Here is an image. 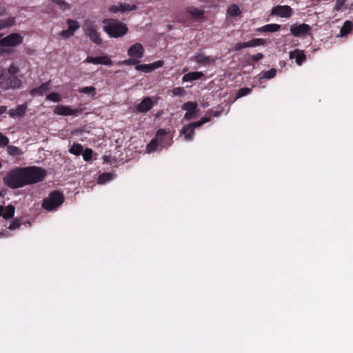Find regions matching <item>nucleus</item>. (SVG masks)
Masks as SVG:
<instances>
[{"mask_svg": "<svg viewBox=\"0 0 353 353\" xmlns=\"http://www.w3.org/2000/svg\"><path fill=\"white\" fill-rule=\"evenodd\" d=\"M263 57H264L263 54L262 53L259 52V53L252 55V59L254 61H258L262 59L263 58Z\"/></svg>", "mask_w": 353, "mask_h": 353, "instance_id": "nucleus-52", "label": "nucleus"}, {"mask_svg": "<svg viewBox=\"0 0 353 353\" xmlns=\"http://www.w3.org/2000/svg\"><path fill=\"white\" fill-rule=\"evenodd\" d=\"M311 29L306 23L293 24L290 27V32L296 37H304L310 34Z\"/></svg>", "mask_w": 353, "mask_h": 353, "instance_id": "nucleus-8", "label": "nucleus"}, {"mask_svg": "<svg viewBox=\"0 0 353 353\" xmlns=\"http://www.w3.org/2000/svg\"><path fill=\"white\" fill-rule=\"evenodd\" d=\"M79 93L87 94L94 97L96 94V89L93 86L81 88L78 90Z\"/></svg>", "mask_w": 353, "mask_h": 353, "instance_id": "nucleus-33", "label": "nucleus"}, {"mask_svg": "<svg viewBox=\"0 0 353 353\" xmlns=\"http://www.w3.org/2000/svg\"><path fill=\"white\" fill-rule=\"evenodd\" d=\"M248 48L247 47V43L246 42H244V43H236L234 47V51H239L243 48Z\"/></svg>", "mask_w": 353, "mask_h": 353, "instance_id": "nucleus-50", "label": "nucleus"}, {"mask_svg": "<svg viewBox=\"0 0 353 353\" xmlns=\"http://www.w3.org/2000/svg\"><path fill=\"white\" fill-rule=\"evenodd\" d=\"M128 54L129 57L140 61L144 55V48L140 43H136L129 48Z\"/></svg>", "mask_w": 353, "mask_h": 353, "instance_id": "nucleus-10", "label": "nucleus"}, {"mask_svg": "<svg viewBox=\"0 0 353 353\" xmlns=\"http://www.w3.org/2000/svg\"><path fill=\"white\" fill-rule=\"evenodd\" d=\"M28 105L26 103H23L17 106V108H11L8 111V114L10 117H21L25 115Z\"/></svg>", "mask_w": 353, "mask_h": 353, "instance_id": "nucleus-17", "label": "nucleus"}, {"mask_svg": "<svg viewBox=\"0 0 353 353\" xmlns=\"http://www.w3.org/2000/svg\"><path fill=\"white\" fill-rule=\"evenodd\" d=\"M74 34L68 30H64L59 33V36L62 39H67L72 37Z\"/></svg>", "mask_w": 353, "mask_h": 353, "instance_id": "nucleus-45", "label": "nucleus"}, {"mask_svg": "<svg viewBox=\"0 0 353 353\" xmlns=\"http://www.w3.org/2000/svg\"><path fill=\"white\" fill-rule=\"evenodd\" d=\"M21 225V223L19 220H14L8 227V229L10 230H14L19 228Z\"/></svg>", "mask_w": 353, "mask_h": 353, "instance_id": "nucleus-48", "label": "nucleus"}, {"mask_svg": "<svg viewBox=\"0 0 353 353\" xmlns=\"http://www.w3.org/2000/svg\"><path fill=\"white\" fill-rule=\"evenodd\" d=\"M110 179H111V174L108 172H104L99 175V176L98 178V182L99 183H104Z\"/></svg>", "mask_w": 353, "mask_h": 353, "instance_id": "nucleus-39", "label": "nucleus"}, {"mask_svg": "<svg viewBox=\"0 0 353 353\" xmlns=\"http://www.w3.org/2000/svg\"><path fill=\"white\" fill-rule=\"evenodd\" d=\"M7 152L10 156L17 157L23 154L21 149L14 145H7Z\"/></svg>", "mask_w": 353, "mask_h": 353, "instance_id": "nucleus-26", "label": "nucleus"}, {"mask_svg": "<svg viewBox=\"0 0 353 353\" xmlns=\"http://www.w3.org/2000/svg\"><path fill=\"white\" fill-rule=\"evenodd\" d=\"M352 28H353V22H352L350 21H346L341 29V32H340L341 35L345 36V35L347 34L351 31V30Z\"/></svg>", "mask_w": 353, "mask_h": 353, "instance_id": "nucleus-31", "label": "nucleus"}, {"mask_svg": "<svg viewBox=\"0 0 353 353\" xmlns=\"http://www.w3.org/2000/svg\"><path fill=\"white\" fill-rule=\"evenodd\" d=\"M50 90V81L42 83L40 86L34 88L30 91L31 95L43 96Z\"/></svg>", "mask_w": 353, "mask_h": 353, "instance_id": "nucleus-19", "label": "nucleus"}, {"mask_svg": "<svg viewBox=\"0 0 353 353\" xmlns=\"http://www.w3.org/2000/svg\"><path fill=\"white\" fill-rule=\"evenodd\" d=\"M271 14L282 18H290L293 14V10L289 6H276L272 8Z\"/></svg>", "mask_w": 353, "mask_h": 353, "instance_id": "nucleus-9", "label": "nucleus"}, {"mask_svg": "<svg viewBox=\"0 0 353 353\" xmlns=\"http://www.w3.org/2000/svg\"><path fill=\"white\" fill-rule=\"evenodd\" d=\"M121 12L125 11H130L137 10V7L135 5H130L128 3H121Z\"/></svg>", "mask_w": 353, "mask_h": 353, "instance_id": "nucleus-42", "label": "nucleus"}, {"mask_svg": "<svg viewBox=\"0 0 353 353\" xmlns=\"http://www.w3.org/2000/svg\"><path fill=\"white\" fill-rule=\"evenodd\" d=\"M66 24L68 25V30L70 31L74 34L75 31H77L80 28V24L77 21L68 19L66 20Z\"/></svg>", "mask_w": 353, "mask_h": 353, "instance_id": "nucleus-25", "label": "nucleus"}, {"mask_svg": "<svg viewBox=\"0 0 353 353\" xmlns=\"http://www.w3.org/2000/svg\"><path fill=\"white\" fill-rule=\"evenodd\" d=\"M93 151L90 148H86L84 151L83 150L82 155L85 161H89L92 159Z\"/></svg>", "mask_w": 353, "mask_h": 353, "instance_id": "nucleus-37", "label": "nucleus"}, {"mask_svg": "<svg viewBox=\"0 0 353 353\" xmlns=\"http://www.w3.org/2000/svg\"><path fill=\"white\" fill-rule=\"evenodd\" d=\"M7 111V107L5 105H0V115Z\"/></svg>", "mask_w": 353, "mask_h": 353, "instance_id": "nucleus-54", "label": "nucleus"}, {"mask_svg": "<svg viewBox=\"0 0 353 353\" xmlns=\"http://www.w3.org/2000/svg\"><path fill=\"white\" fill-rule=\"evenodd\" d=\"M22 87L21 79L16 75L7 74L6 77L1 87L3 90H17Z\"/></svg>", "mask_w": 353, "mask_h": 353, "instance_id": "nucleus-7", "label": "nucleus"}, {"mask_svg": "<svg viewBox=\"0 0 353 353\" xmlns=\"http://www.w3.org/2000/svg\"><path fill=\"white\" fill-rule=\"evenodd\" d=\"M139 62H140V61L137 60V59L130 57V59L119 61L118 63V64L123 65H136Z\"/></svg>", "mask_w": 353, "mask_h": 353, "instance_id": "nucleus-36", "label": "nucleus"}, {"mask_svg": "<svg viewBox=\"0 0 353 353\" xmlns=\"http://www.w3.org/2000/svg\"><path fill=\"white\" fill-rule=\"evenodd\" d=\"M154 102L150 97H145L136 107V110L139 113H145L154 106Z\"/></svg>", "mask_w": 353, "mask_h": 353, "instance_id": "nucleus-13", "label": "nucleus"}, {"mask_svg": "<svg viewBox=\"0 0 353 353\" xmlns=\"http://www.w3.org/2000/svg\"><path fill=\"white\" fill-rule=\"evenodd\" d=\"M20 71L19 67L16 66L14 64L10 65L8 70V74L10 75H16Z\"/></svg>", "mask_w": 353, "mask_h": 353, "instance_id": "nucleus-43", "label": "nucleus"}, {"mask_svg": "<svg viewBox=\"0 0 353 353\" xmlns=\"http://www.w3.org/2000/svg\"><path fill=\"white\" fill-rule=\"evenodd\" d=\"M103 30L110 37H121L125 35L128 32V28L125 24L113 19H104Z\"/></svg>", "mask_w": 353, "mask_h": 353, "instance_id": "nucleus-4", "label": "nucleus"}, {"mask_svg": "<svg viewBox=\"0 0 353 353\" xmlns=\"http://www.w3.org/2000/svg\"><path fill=\"white\" fill-rule=\"evenodd\" d=\"M109 10L111 12H114V13H117L118 12H121V3L119 4V5H114V6H112L110 8H109Z\"/></svg>", "mask_w": 353, "mask_h": 353, "instance_id": "nucleus-49", "label": "nucleus"}, {"mask_svg": "<svg viewBox=\"0 0 353 353\" xmlns=\"http://www.w3.org/2000/svg\"><path fill=\"white\" fill-rule=\"evenodd\" d=\"M276 70L274 68H272L267 71H263L259 74V79H271L276 76Z\"/></svg>", "mask_w": 353, "mask_h": 353, "instance_id": "nucleus-27", "label": "nucleus"}, {"mask_svg": "<svg viewBox=\"0 0 353 353\" xmlns=\"http://www.w3.org/2000/svg\"><path fill=\"white\" fill-rule=\"evenodd\" d=\"M210 121V117H203L197 122H192L188 125H184L180 130V133H184L185 130H188L190 128L195 129L196 128L201 127L203 124L208 123Z\"/></svg>", "mask_w": 353, "mask_h": 353, "instance_id": "nucleus-20", "label": "nucleus"}, {"mask_svg": "<svg viewBox=\"0 0 353 353\" xmlns=\"http://www.w3.org/2000/svg\"><path fill=\"white\" fill-rule=\"evenodd\" d=\"M281 28V25L276 23H270L258 28V31L263 32H274L279 31Z\"/></svg>", "mask_w": 353, "mask_h": 353, "instance_id": "nucleus-22", "label": "nucleus"}, {"mask_svg": "<svg viewBox=\"0 0 353 353\" xmlns=\"http://www.w3.org/2000/svg\"><path fill=\"white\" fill-rule=\"evenodd\" d=\"M185 93V90L183 88L181 87H176L173 88L172 90V94L175 96H182Z\"/></svg>", "mask_w": 353, "mask_h": 353, "instance_id": "nucleus-47", "label": "nucleus"}, {"mask_svg": "<svg viewBox=\"0 0 353 353\" xmlns=\"http://www.w3.org/2000/svg\"><path fill=\"white\" fill-rule=\"evenodd\" d=\"M84 62L86 63H90L93 64H102L105 65H111L112 64V60L110 59L108 56H101V57H92L90 56H88L86 59L84 61Z\"/></svg>", "mask_w": 353, "mask_h": 353, "instance_id": "nucleus-15", "label": "nucleus"}, {"mask_svg": "<svg viewBox=\"0 0 353 353\" xmlns=\"http://www.w3.org/2000/svg\"><path fill=\"white\" fill-rule=\"evenodd\" d=\"M63 202V195L58 191H54L45 199L42 207L48 211H52L59 207Z\"/></svg>", "mask_w": 353, "mask_h": 353, "instance_id": "nucleus-5", "label": "nucleus"}, {"mask_svg": "<svg viewBox=\"0 0 353 353\" xmlns=\"http://www.w3.org/2000/svg\"><path fill=\"white\" fill-rule=\"evenodd\" d=\"M241 11L239 8L235 5H230L228 9V13L232 17H236L240 14Z\"/></svg>", "mask_w": 353, "mask_h": 353, "instance_id": "nucleus-34", "label": "nucleus"}, {"mask_svg": "<svg viewBox=\"0 0 353 353\" xmlns=\"http://www.w3.org/2000/svg\"><path fill=\"white\" fill-rule=\"evenodd\" d=\"M7 74H5L3 70L1 67H0V88L1 87Z\"/></svg>", "mask_w": 353, "mask_h": 353, "instance_id": "nucleus-51", "label": "nucleus"}, {"mask_svg": "<svg viewBox=\"0 0 353 353\" xmlns=\"http://www.w3.org/2000/svg\"><path fill=\"white\" fill-rule=\"evenodd\" d=\"M15 208L12 205H8L6 207L0 205V216L4 219H9L14 216Z\"/></svg>", "mask_w": 353, "mask_h": 353, "instance_id": "nucleus-18", "label": "nucleus"}, {"mask_svg": "<svg viewBox=\"0 0 353 353\" xmlns=\"http://www.w3.org/2000/svg\"><path fill=\"white\" fill-rule=\"evenodd\" d=\"M9 143V139L0 132V148L7 146Z\"/></svg>", "mask_w": 353, "mask_h": 353, "instance_id": "nucleus-44", "label": "nucleus"}, {"mask_svg": "<svg viewBox=\"0 0 353 353\" xmlns=\"http://www.w3.org/2000/svg\"><path fill=\"white\" fill-rule=\"evenodd\" d=\"M204 76L202 72H191L183 75L182 80L184 82L192 81L194 80L199 79Z\"/></svg>", "mask_w": 353, "mask_h": 353, "instance_id": "nucleus-21", "label": "nucleus"}, {"mask_svg": "<svg viewBox=\"0 0 353 353\" xmlns=\"http://www.w3.org/2000/svg\"><path fill=\"white\" fill-rule=\"evenodd\" d=\"M247 43V47L248 48H252V47H256L259 46H264L266 44V41L263 39L257 38V39H253L250 41H248Z\"/></svg>", "mask_w": 353, "mask_h": 353, "instance_id": "nucleus-29", "label": "nucleus"}, {"mask_svg": "<svg viewBox=\"0 0 353 353\" xmlns=\"http://www.w3.org/2000/svg\"><path fill=\"white\" fill-rule=\"evenodd\" d=\"M184 135V139L187 141H192L194 136V129L192 128H188V130H185L184 133H181Z\"/></svg>", "mask_w": 353, "mask_h": 353, "instance_id": "nucleus-35", "label": "nucleus"}, {"mask_svg": "<svg viewBox=\"0 0 353 353\" xmlns=\"http://www.w3.org/2000/svg\"><path fill=\"white\" fill-rule=\"evenodd\" d=\"M164 61L161 60L157 61L150 64H140L135 66V69L145 73H149L157 68L163 67Z\"/></svg>", "mask_w": 353, "mask_h": 353, "instance_id": "nucleus-11", "label": "nucleus"}, {"mask_svg": "<svg viewBox=\"0 0 353 353\" xmlns=\"http://www.w3.org/2000/svg\"><path fill=\"white\" fill-rule=\"evenodd\" d=\"M252 89L249 88H242L239 89L236 93V98H241L250 94Z\"/></svg>", "mask_w": 353, "mask_h": 353, "instance_id": "nucleus-38", "label": "nucleus"}, {"mask_svg": "<svg viewBox=\"0 0 353 353\" xmlns=\"http://www.w3.org/2000/svg\"><path fill=\"white\" fill-rule=\"evenodd\" d=\"M15 24V18L14 17H8L7 19H4L0 20V30L6 29L7 28L11 27Z\"/></svg>", "mask_w": 353, "mask_h": 353, "instance_id": "nucleus-24", "label": "nucleus"}, {"mask_svg": "<svg viewBox=\"0 0 353 353\" xmlns=\"http://www.w3.org/2000/svg\"><path fill=\"white\" fill-rule=\"evenodd\" d=\"M47 99L54 102H59L61 97L58 93L52 92L47 95Z\"/></svg>", "mask_w": 353, "mask_h": 353, "instance_id": "nucleus-41", "label": "nucleus"}, {"mask_svg": "<svg viewBox=\"0 0 353 353\" xmlns=\"http://www.w3.org/2000/svg\"><path fill=\"white\" fill-rule=\"evenodd\" d=\"M345 2H346V0H336V3L334 5V10L335 11L343 10Z\"/></svg>", "mask_w": 353, "mask_h": 353, "instance_id": "nucleus-40", "label": "nucleus"}, {"mask_svg": "<svg viewBox=\"0 0 353 353\" xmlns=\"http://www.w3.org/2000/svg\"><path fill=\"white\" fill-rule=\"evenodd\" d=\"M289 57L290 59H295L296 63L299 65H301L306 60V55L304 52L299 49L291 51L289 54Z\"/></svg>", "mask_w": 353, "mask_h": 353, "instance_id": "nucleus-16", "label": "nucleus"}, {"mask_svg": "<svg viewBox=\"0 0 353 353\" xmlns=\"http://www.w3.org/2000/svg\"><path fill=\"white\" fill-rule=\"evenodd\" d=\"M219 114H220V112H215L214 113V116H215V117H218V116L219 115Z\"/></svg>", "mask_w": 353, "mask_h": 353, "instance_id": "nucleus-55", "label": "nucleus"}, {"mask_svg": "<svg viewBox=\"0 0 353 353\" xmlns=\"http://www.w3.org/2000/svg\"><path fill=\"white\" fill-rule=\"evenodd\" d=\"M187 12L195 19H201L203 17V12L194 6L187 8Z\"/></svg>", "mask_w": 353, "mask_h": 353, "instance_id": "nucleus-23", "label": "nucleus"}, {"mask_svg": "<svg viewBox=\"0 0 353 353\" xmlns=\"http://www.w3.org/2000/svg\"><path fill=\"white\" fill-rule=\"evenodd\" d=\"M83 30L93 43L97 45L102 43L100 34L97 32V26L93 21L88 19L85 20L83 24Z\"/></svg>", "mask_w": 353, "mask_h": 353, "instance_id": "nucleus-6", "label": "nucleus"}, {"mask_svg": "<svg viewBox=\"0 0 353 353\" xmlns=\"http://www.w3.org/2000/svg\"><path fill=\"white\" fill-rule=\"evenodd\" d=\"M6 9L4 6H0V16L6 14Z\"/></svg>", "mask_w": 353, "mask_h": 353, "instance_id": "nucleus-53", "label": "nucleus"}, {"mask_svg": "<svg viewBox=\"0 0 353 353\" xmlns=\"http://www.w3.org/2000/svg\"><path fill=\"white\" fill-rule=\"evenodd\" d=\"M46 171L37 166L16 168L7 172L3 183L11 189H17L42 181Z\"/></svg>", "mask_w": 353, "mask_h": 353, "instance_id": "nucleus-1", "label": "nucleus"}, {"mask_svg": "<svg viewBox=\"0 0 353 353\" xmlns=\"http://www.w3.org/2000/svg\"><path fill=\"white\" fill-rule=\"evenodd\" d=\"M81 111V109H72L70 106L57 105L54 109V113L57 115L69 116L76 115Z\"/></svg>", "mask_w": 353, "mask_h": 353, "instance_id": "nucleus-12", "label": "nucleus"}, {"mask_svg": "<svg viewBox=\"0 0 353 353\" xmlns=\"http://www.w3.org/2000/svg\"><path fill=\"white\" fill-rule=\"evenodd\" d=\"M23 41V37L19 33H12L0 39V55L5 56L13 52L14 48Z\"/></svg>", "mask_w": 353, "mask_h": 353, "instance_id": "nucleus-3", "label": "nucleus"}, {"mask_svg": "<svg viewBox=\"0 0 353 353\" xmlns=\"http://www.w3.org/2000/svg\"><path fill=\"white\" fill-rule=\"evenodd\" d=\"M194 61L199 65H209L216 61V57L206 56L203 52H199L194 57Z\"/></svg>", "mask_w": 353, "mask_h": 353, "instance_id": "nucleus-14", "label": "nucleus"}, {"mask_svg": "<svg viewBox=\"0 0 353 353\" xmlns=\"http://www.w3.org/2000/svg\"><path fill=\"white\" fill-rule=\"evenodd\" d=\"M197 115V111H190L186 112V113L184 115L183 119L185 120H190L194 118H195Z\"/></svg>", "mask_w": 353, "mask_h": 353, "instance_id": "nucleus-46", "label": "nucleus"}, {"mask_svg": "<svg viewBox=\"0 0 353 353\" xmlns=\"http://www.w3.org/2000/svg\"><path fill=\"white\" fill-rule=\"evenodd\" d=\"M83 150V148L80 143H74L69 149V152L75 156H79Z\"/></svg>", "mask_w": 353, "mask_h": 353, "instance_id": "nucleus-28", "label": "nucleus"}, {"mask_svg": "<svg viewBox=\"0 0 353 353\" xmlns=\"http://www.w3.org/2000/svg\"><path fill=\"white\" fill-rule=\"evenodd\" d=\"M52 3L56 4L58 8L62 10L65 11L70 9V6L65 0H51Z\"/></svg>", "mask_w": 353, "mask_h": 353, "instance_id": "nucleus-30", "label": "nucleus"}, {"mask_svg": "<svg viewBox=\"0 0 353 353\" xmlns=\"http://www.w3.org/2000/svg\"><path fill=\"white\" fill-rule=\"evenodd\" d=\"M197 106L198 105L196 102L188 101L183 103L181 108L186 112L196 111Z\"/></svg>", "mask_w": 353, "mask_h": 353, "instance_id": "nucleus-32", "label": "nucleus"}, {"mask_svg": "<svg viewBox=\"0 0 353 353\" xmlns=\"http://www.w3.org/2000/svg\"><path fill=\"white\" fill-rule=\"evenodd\" d=\"M172 143V138L165 129H159L157 131L155 137L146 146L148 153L157 152L163 148L169 146Z\"/></svg>", "mask_w": 353, "mask_h": 353, "instance_id": "nucleus-2", "label": "nucleus"}]
</instances>
